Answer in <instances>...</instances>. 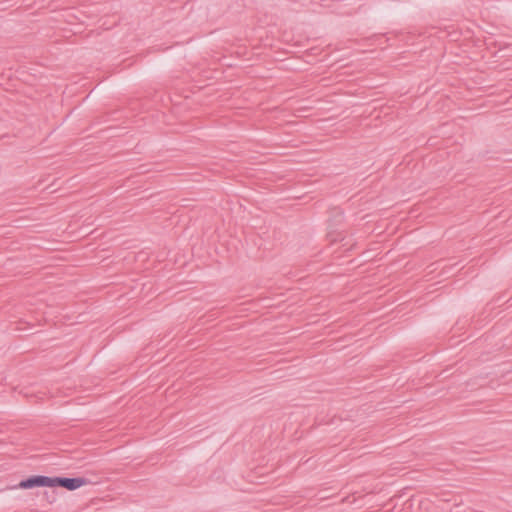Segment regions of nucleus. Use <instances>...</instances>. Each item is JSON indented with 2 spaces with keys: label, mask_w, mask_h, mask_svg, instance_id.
Masks as SVG:
<instances>
[{
  "label": "nucleus",
  "mask_w": 512,
  "mask_h": 512,
  "mask_svg": "<svg viewBox=\"0 0 512 512\" xmlns=\"http://www.w3.org/2000/svg\"><path fill=\"white\" fill-rule=\"evenodd\" d=\"M89 482L87 478L84 477H53L52 487H62L69 491H74Z\"/></svg>",
  "instance_id": "obj_1"
},
{
  "label": "nucleus",
  "mask_w": 512,
  "mask_h": 512,
  "mask_svg": "<svg viewBox=\"0 0 512 512\" xmlns=\"http://www.w3.org/2000/svg\"><path fill=\"white\" fill-rule=\"evenodd\" d=\"M53 477L44 475H32L19 482L18 487L21 489H33L36 487H52Z\"/></svg>",
  "instance_id": "obj_2"
},
{
  "label": "nucleus",
  "mask_w": 512,
  "mask_h": 512,
  "mask_svg": "<svg viewBox=\"0 0 512 512\" xmlns=\"http://www.w3.org/2000/svg\"><path fill=\"white\" fill-rule=\"evenodd\" d=\"M54 500H55V497H53V499H52V500H49V503H53V502H54Z\"/></svg>",
  "instance_id": "obj_3"
}]
</instances>
